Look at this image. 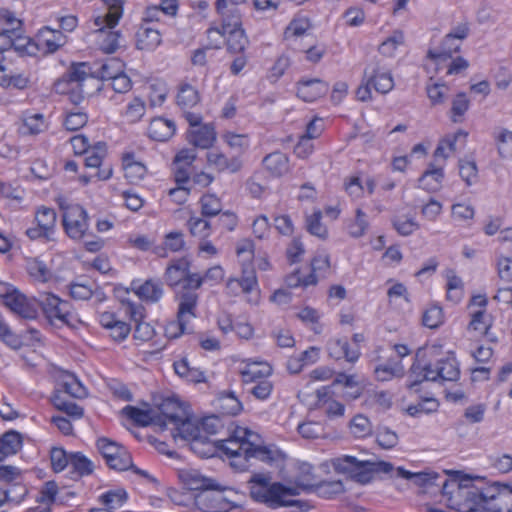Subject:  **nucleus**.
Here are the masks:
<instances>
[{
    "instance_id": "1",
    "label": "nucleus",
    "mask_w": 512,
    "mask_h": 512,
    "mask_svg": "<svg viewBox=\"0 0 512 512\" xmlns=\"http://www.w3.org/2000/svg\"><path fill=\"white\" fill-rule=\"evenodd\" d=\"M442 494L447 497L449 506L460 512H501L505 509L503 500L506 494L501 493L496 486L487 485L483 479H472L469 476L445 479L442 482Z\"/></svg>"
},
{
    "instance_id": "2",
    "label": "nucleus",
    "mask_w": 512,
    "mask_h": 512,
    "mask_svg": "<svg viewBox=\"0 0 512 512\" xmlns=\"http://www.w3.org/2000/svg\"><path fill=\"white\" fill-rule=\"evenodd\" d=\"M218 446L233 459L232 464L241 469L246 468L241 459L248 461L250 458H256L266 463H272L281 457L278 451L271 450L264 445L259 434L244 427H236L227 439L218 441Z\"/></svg>"
},
{
    "instance_id": "3",
    "label": "nucleus",
    "mask_w": 512,
    "mask_h": 512,
    "mask_svg": "<svg viewBox=\"0 0 512 512\" xmlns=\"http://www.w3.org/2000/svg\"><path fill=\"white\" fill-rule=\"evenodd\" d=\"M271 479L268 474L252 475L249 483L250 495L254 500L262 502L270 508L296 507L300 510L303 509L302 501L292 499L293 496L298 495L297 488L284 486L281 483H271Z\"/></svg>"
},
{
    "instance_id": "4",
    "label": "nucleus",
    "mask_w": 512,
    "mask_h": 512,
    "mask_svg": "<svg viewBox=\"0 0 512 512\" xmlns=\"http://www.w3.org/2000/svg\"><path fill=\"white\" fill-rule=\"evenodd\" d=\"M330 466L338 474L347 476L354 482L366 485L376 474H391L394 466L387 461L362 460L352 455H340L329 460Z\"/></svg>"
},
{
    "instance_id": "5",
    "label": "nucleus",
    "mask_w": 512,
    "mask_h": 512,
    "mask_svg": "<svg viewBox=\"0 0 512 512\" xmlns=\"http://www.w3.org/2000/svg\"><path fill=\"white\" fill-rule=\"evenodd\" d=\"M412 375L416 378L411 382L410 387L417 385L423 380L427 381H457L460 376L458 363L453 356L437 361L436 364H426L421 366L414 364L411 368Z\"/></svg>"
},
{
    "instance_id": "6",
    "label": "nucleus",
    "mask_w": 512,
    "mask_h": 512,
    "mask_svg": "<svg viewBox=\"0 0 512 512\" xmlns=\"http://www.w3.org/2000/svg\"><path fill=\"white\" fill-rule=\"evenodd\" d=\"M56 201L62 211V224L65 233L73 240H81L89 229L86 210L63 196L57 197Z\"/></svg>"
},
{
    "instance_id": "7",
    "label": "nucleus",
    "mask_w": 512,
    "mask_h": 512,
    "mask_svg": "<svg viewBox=\"0 0 512 512\" xmlns=\"http://www.w3.org/2000/svg\"><path fill=\"white\" fill-rule=\"evenodd\" d=\"M488 299L485 295L473 296L467 306L469 310L470 321L467 325V332L474 337H487L491 342L497 341V338L491 334L493 325V316L487 313Z\"/></svg>"
},
{
    "instance_id": "8",
    "label": "nucleus",
    "mask_w": 512,
    "mask_h": 512,
    "mask_svg": "<svg viewBox=\"0 0 512 512\" xmlns=\"http://www.w3.org/2000/svg\"><path fill=\"white\" fill-rule=\"evenodd\" d=\"M172 437L177 440L182 439L190 442L191 450L201 457H210L213 455V444L207 441V437L201 433L198 423L190 419L187 415L186 420L176 424L171 430Z\"/></svg>"
},
{
    "instance_id": "9",
    "label": "nucleus",
    "mask_w": 512,
    "mask_h": 512,
    "mask_svg": "<svg viewBox=\"0 0 512 512\" xmlns=\"http://www.w3.org/2000/svg\"><path fill=\"white\" fill-rule=\"evenodd\" d=\"M39 302L51 324L74 326V322L77 321L76 316L71 311V304L58 296L46 292L40 295Z\"/></svg>"
},
{
    "instance_id": "10",
    "label": "nucleus",
    "mask_w": 512,
    "mask_h": 512,
    "mask_svg": "<svg viewBox=\"0 0 512 512\" xmlns=\"http://www.w3.org/2000/svg\"><path fill=\"white\" fill-rule=\"evenodd\" d=\"M97 448L111 469L124 471L132 467L131 455L117 442L102 437L97 440Z\"/></svg>"
},
{
    "instance_id": "11",
    "label": "nucleus",
    "mask_w": 512,
    "mask_h": 512,
    "mask_svg": "<svg viewBox=\"0 0 512 512\" xmlns=\"http://www.w3.org/2000/svg\"><path fill=\"white\" fill-rule=\"evenodd\" d=\"M177 105L183 111L190 126L201 124L202 117L199 113L192 111L200 103V96L197 89L190 84H182L176 96Z\"/></svg>"
},
{
    "instance_id": "12",
    "label": "nucleus",
    "mask_w": 512,
    "mask_h": 512,
    "mask_svg": "<svg viewBox=\"0 0 512 512\" xmlns=\"http://www.w3.org/2000/svg\"><path fill=\"white\" fill-rule=\"evenodd\" d=\"M364 80L379 93L386 94L394 87L390 70L380 61H371L364 70Z\"/></svg>"
},
{
    "instance_id": "13",
    "label": "nucleus",
    "mask_w": 512,
    "mask_h": 512,
    "mask_svg": "<svg viewBox=\"0 0 512 512\" xmlns=\"http://www.w3.org/2000/svg\"><path fill=\"white\" fill-rule=\"evenodd\" d=\"M178 479L189 490H225L214 478L202 474L194 468H182L177 471Z\"/></svg>"
},
{
    "instance_id": "14",
    "label": "nucleus",
    "mask_w": 512,
    "mask_h": 512,
    "mask_svg": "<svg viewBox=\"0 0 512 512\" xmlns=\"http://www.w3.org/2000/svg\"><path fill=\"white\" fill-rule=\"evenodd\" d=\"M223 490H203L194 497V504L202 512H227L232 508L231 502L222 494Z\"/></svg>"
},
{
    "instance_id": "15",
    "label": "nucleus",
    "mask_w": 512,
    "mask_h": 512,
    "mask_svg": "<svg viewBox=\"0 0 512 512\" xmlns=\"http://www.w3.org/2000/svg\"><path fill=\"white\" fill-rule=\"evenodd\" d=\"M159 413L157 416H161L167 425L173 427L179 422L186 420L189 412L187 409L175 398H166L158 405Z\"/></svg>"
},
{
    "instance_id": "16",
    "label": "nucleus",
    "mask_w": 512,
    "mask_h": 512,
    "mask_svg": "<svg viewBox=\"0 0 512 512\" xmlns=\"http://www.w3.org/2000/svg\"><path fill=\"white\" fill-rule=\"evenodd\" d=\"M461 45L448 35L442 39L440 45L436 48H430L427 51V58L436 65V72L439 70L441 63L451 59L454 53H457Z\"/></svg>"
},
{
    "instance_id": "17",
    "label": "nucleus",
    "mask_w": 512,
    "mask_h": 512,
    "mask_svg": "<svg viewBox=\"0 0 512 512\" xmlns=\"http://www.w3.org/2000/svg\"><path fill=\"white\" fill-rule=\"evenodd\" d=\"M467 137L468 133L464 130H458L453 134H448L443 137L434 151L435 160L438 161V159H442V161L445 162L449 156L456 151L457 142H461L462 145H465Z\"/></svg>"
},
{
    "instance_id": "18",
    "label": "nucleus",
    "mask_w": 512,
    "mask_h": 512,
    "mask_svg": "<svg viewBox=\"0 0 512 512\" xmlns=\"http://www.w3.org/2000/svg\"><path fill=\"white\" fill-rule=\"evenodd\" d=\"M12 47L16 51L31 55L36 45L30 39H22L10 30H3L0 32V51L6 52Z\"/></svg>"
},
{
    "instance_id": "19",
    "label": "nucleus",
    "mask_w": 512,
    "mask_h": 512,
    "mask_svg": "<svg viewBox=\"0 0 512 512\" xmlns=\"http://www.w3.org/2000/svg\"><path fill=\"white\" fill-rule=\"evenodd\" d=\"M328 90V83L320 79H311L299 82L297 95L305 102H313L324 96Z\"/></svg>"
},
{
    "instance_id": "20",
    "label": "nucleus",
    "mask_w": 512,
    "mask_h": 512,
    "mask_svg": "<svg viewBox=\"0 0 512 512\" xmlns=\"http://www.w3.org/2000/svg\"><path fill=\"white\" fill-rule=\"evenodd\" d=\"M125 415L133 420L136 424L141 426L156 425L161 429L166 427V422L161 416H157V413L152 410H142L133 406H126L123 409Z\"/></svg>"
},
{
    "instance_id": "21",
    "label": "nucleus",
    "mask_w": 512,
    "mask_h": 512,
    "mask_svg": "<svg viewBox=\"0 0 512 512\" xmlns=\"http://www.w3.org/2000/svg\"><path fill=\"white\" fill-rule=\"evenodd\" d=\"M95 26L98 27L94 33L97 37L99 48L107 54L114 53L120 46V32L112 31L113 28L105 24Z\"/></svg>"
},
{
    "instance_id": "22",
    "label": "nucleus",
    "mask_w": 512,
    "mask_h": 512,
    "mask_svg": "<svg viewBox=\"0 0 512 512\" xmlns=\"http://www.w3.org/2000/svg\"><path fill=\"white\" fill-rule=\"evenodd\" d=\"M394 471L396 472L397 477L412 480L417 486L425 488L437 486L442 489V483H437V480H439L441 476L434 471L413 473L402 467H398L397 469H394Z\"/></svg>"
},
{
    "instance_id": "23",
    "label": "nucleus",
    "mask_w": 512,
    "mask_h": 512,
    "mask_svg": "<svg viewBox=\"0 0 512 512\" xmlns=\"http://www.w3.org/2000/svg\"><path fill=\"white\" fill-rule=\"evenodd\" d=\"M176 131L174 121L162 117H156L151 120L148 127V136L156 141L169 140Z\"/></svg>"
},
{
    "instance_id": "24",
    "label": "nucleus",
    "mask_w": 512,
    "mask_h": 512,
    "mask_svg": "<svg viewBox=\"0 0 512 512\" xmlns=\"http://www.w3.org/2000/svg\"><path fill=\"white\" fill-rule=\"evenodd\" d=\"M207 162L209 166L213 167L218 172L229 171L231 173H236L242 167V162L239 158L234 157L229 159L226 155L217 150L207 153Z\"/></svg>"
},
{
    "instance_id": "25",
    "label": "nucleus",
    "mask_w": 512,
    "mask_h": 512,
    "mask_svg": "<svg viewBox=\"0 0 512 512\" xmlns=\"http://www.w3.org/2000/svg\"><path fill=\"white\" fill-rule=\"evenodd\" d=\"M107 6V12L94 18V25H106L114 28L123 15L125 0H103Z\"/></svg>"
},
{
    "instance_id": "26",
    "label": "nucleus",
    "mask_w": 512,
    "mask_h": 512,
    "mask_svg": "<svg viewBox=\"0 0 512 512\" xmlns=\"http://www.w3.org/2000/svg\"><path fill=\"white\" fill-rule=\"evenodd\" d=\"M14 313L26 319H34L37 316V309L33 303L28 301V299L20 293H14V296H10L8 298V303L6 304Z\"/></svg>"
},
{
    "instance_id": "27",
    "label": "nucleus",
    "mask_w": 512,
    "mask_h": 512,
    "mask_svg": "<svg viewBox=\"0 0 512 512\" xmlns=\"http://www.w3.org/2000/svg\"><path fill=\"white\" fill-rule=\"evenodd\" d=\"M328 354L334 359L345 358L348 362L358 360L360 352L358 349H350L349 343L345 339H334L328 342Z\"/></svg>"
},
{
    "instance_id": "28",
    "label": "nucleus",
    "mask_w": 512,
    "mask_h": 512,
    "mask_svg": "<svg viewBox=\"0 0 512 512\" xmlns=\"http://www.w3.org/2000/svg\"><path fill=\"white\" fill-rule=\"evenodd\" d=\"M122 166L124 170L125 178L130 183H138L141 181L146 173V166L135 159L134 154H124L122 157Z\"/></svg>"
},
{
    "instance_id": "29",
    "label": "nucleus",
    "mask_w": 512,
    "mask_h": 512,
    "mask_svg": "<svg viewBox=\"0 0 512 512\" xmlns=\"http://www.w3.org/2000/svg\"><path fill=\"white\" fill-rule=\"evenodd\" d=\"M262 163L265 169L273 176L280 177L289 171V158L280 151L266 155Z\"/></svg>"
},
{
    "instance_id": "30",
    "label": "nucleus",
    "mask_w": 512,
    "mask_h": 512,
    "mask_svg": "<svg viewBox=\"0 0 512 512\" xmlns=\"http://www.w3.org/2000/svg\"><path fill=\"white\" fill-rule=\"evenodd\" d=\"M226 292L230 296H238L243 293L246 295L255 293L254 297L249 298L248 301L252 304H257L259 299V288L251 283L244 282V279L229 278L226 282Z\"/></svg>"
},
{
    "instance_id": "31",
    "label": "nucleus",
    "mask_w": 512,
    "mask_h": 512,
    "mask_svg": "<svg viewBox=\"0 0 512 512\" xmlns=\"http://www.w3.org/2000/svg\"><path fill=\"white\" fill-rule=\"evenodd\" d=\"M160 32L152 27L142 25L137 32V48L153 51L161 44Z\"/></svg>"
},
{
    "instance_id": "32",
    "label": "nucleus",
    "mask_w": 512,
    "mask_h": 512,
    "mask_svg": "<svg viewBox=\"0 0 512 512\" xmlns=\"http://www.w3.org/2000/svg\"><path fill=\"white\" fill-rule=\"evenodd\" d=\"M190 133V142L199 148L211 147L216 139V133L211 125H197Z\"/></svg>"
},
{
    "instance_id": "33",
    "label": "nucleus",
    "mask_w": 512,
    "mask_h": 512,
    "mask_svg": "<svg viewBox=\"0 0 512 512\" xmlns=\"http://www.w3.org/2000/svg\"><path fill=\"white\" fill-rule=\"evenodd\" d=\"M198 302V294L193 291H186L179 297V308L177 318L181 321L190 322L195 317V310Z\"/></svg>"
},
{
    "instance_id": "34",
    "label": "nucleus",
    "mask_w": 512,
    "mask_h": 512,
    "mask_svg": "<svg viewBox=\"0 0 512 512\" xmlns=\"http://www.w3.org/2000/svg\"><path fill=\"white\" fill-rule=\"evenodd\" d=\"M443 177L442 166L431 163L429 168L419 178V184L427 191L435 192L440 189Z\"/></svg>"
},
{
    "instance_id": "35",
    "label": "nucleus",
    "mask_w": 512,
    "mask_h": 512,
    "mask_svg": "<svg viewBox=\"0 0 512 512\" xmlns=\"http://www.w3.org/2000/svg\"><path fill=\"white\" fill-rule=\"evenodd\" d=\"M188 271L189 262L184 258L178 259L166 268L165 281L169 286L175 287L184 281Z\"/></svg>"
},
{
    "instance_id": "36",
    "label": "nucleus",
    "mask_w": 512,
    "mask_h": 512,
    "mask_svg": "<svg viewBox=\"0 0 512 512\" xmlns=\"http://www.w3.org/2000/svg\"><path fill=\"white\" fill-rule=\"evenodd\" d=\"M318 397V407L323 409L325 415L329 419H337L341 418L345 414V406L341 402L327 397L325 393H322L320 390L317 392Z\"/></svg>"
},
{
    "instance_id": "37",
    "label": "nucleus",
    "mask_w": 512,
    "mask_h": 512,
    "mask_svg": "<svg viewBox=\"0 0 512 512\" xmlns=\"http://www.w3.org/2000/svg\"><path fill=\"white\" fill-rule=\"evenodd\" d=\"M272 373V367L265 362H253L248 364L246 369L242 371L243 381L253 383L264 380Z\"/></svg>"
},
{
    "instance_id": "38",
    "label": "nucleus",
    "mask_w": 512,
    "mask_h": 512,
    "mask_svg": "<svg viewBox=\"0 0 512 512\" xmlns=\"http://www.w3.org/2000/svg\"><path fill=\"white\" fill-rule=\"evenodd\" d=\"M163 293L162 284L151 279L145 281L136 290V294L140 299L151 303L158 302L162 298Z\"/></svg>"
},
{
    "instance_id": "39",
    "label": "nucleus",
    "mask_w": 512,
    "mask_h": 512,
    "mask_svg": "<svg viewBox=\"0 0 512 512\" xmlns=\"http://www.w3.org/2000/svg\"><path fill=\"white\" fill-rule=\"evenodd\" d=\"M60 385L65 393L74 398H84L87 390L79 379L71 373L65 372L60 377Z\"/></svg>"
},
{
    "instance_id": "40",
    "label": "nucleus",
    "mask_w": 512,
    "mask_h": 512,
    "mask_svg": "<svg viewBox=\"0 0 512 512\" xmlns=\"http://www.w3.org/2000/svg\"><path fill=\"white\" fill-rule=\"evenodd\" d=\"M227 48L232 53H242L249 44L248 37L242 27L226 30Z\"/></svg>"
},
{
    "instance_id": "41",
    "label": "nucleus",
    "mask_w": 512,
    "mask_h": 512,
    "mask_svg": "<svg viewBox=\"0 0 512 512\" xmlns=\"http://www.w3.org/2000/svg\"><path fill=\"white\" fill-rule=\"evenodd\" d=\"M24 133L29 135H38L48 129V123L46 122L44 115L41 113H24L22 116Z\"/></svg>"
},
{
    "instance_id": "42",
    "label": "nucleus",
    "mask_w": 512,
    "mask_h": 512,
    "mask_svg": "<svg viewBox=\"0 0 512 512\" xmlns=\"http://www.w3.org/2000/svg\"><path fill=\"white\" fill-rule=\"evenodd\" d=\"M216 408L226 415H236L242 410L241 402L233 393H223L215 401Z\"/></svg>"
},
{
    "instance_id": "43",
    "label": "nucleus",
    "mask_w": 512,
    "mask_h": 512,
    "mask_svg": "<svg viewBox=\"0 0 512 512\" xmlns=\"http://www.w3.org/2000/svg\"><path fill=\"white\" fill-rule=\"evenodd\" d=\"M174 370L177 375L187 381L199 383L204 381V374L196 367H191L187 359H181L174 363Z\"/></svg>"
},
{
    "instance_id": "44",
    "label": "nucleus",
    "mask_w": 512,
    "mask_h": 512,
    "mask_svg": "<svg viewBox=\"0 0 512 512\" xmlns=\"http://www.w3.org/2000/svg\"><path fill=\"white\" fill-rule=\"evenodd\" d=\"M37 226L44 230L46 234L53 237L54 229L56 226L57 214L56 212L48 207H41L35 216Z\"/></svg>"
},
{
    "instance_id": "45",
    "label": "nucleus",
    "mask_w": 512,
    "mask_h": 512,
    "mask_svg": "<svg viewBox=\"0 0 512 512\" xmlns=\"http://www.w3.org/2000/svg\"><path fill=\"white\" fill-rule=\"evenodd\" d=\"M22 447V436L16 431L6 432L0 438V452L5 455H13Z\"/></svg>"
},
{
    "instance_id": "46",
    "label": "nucleus",
    "mask_w": 512,
    "mask_h": 512,
    "mask_svg": "<svg viewBox=\"0 0 512 512\" xmlns=\"http://www.w3.org/2000/svg\"><path fill=\"white\" fill-rule=\"evenodd\" d=\"M374 374L379 381H389L394 377H401L404 375V368L400 361L389 362L375 367Z\"/></svg>"
},
{
    "instance_id": "47",
    "label": "nucleus",
    "mask_w": 512,
    "mask_h": 512,
    "mask_svg": "<svg viewBox=\"0 0 512 512\" xmlns=\"http://www.w3.org/2000/svg\"><path fill=\"white\" fill-rule=\"evenodd\" d=\"M127 499L128 495L124 489L111 490L100 496L101 502L105 505L104 509H108L110 512L121 508Z\"/></svg>"
},
{
    "instance_id": "48",
    "label": "nucleus",
    "mask_w": 512,
    "mask_h": 512,
    "mask_svg": "<svg viewBox=\"0 0 512 512\" xmlns=\"http://www.w3.org/2000/svg\"><path fill=\"white\" fill-rule=\"evenodd\" d=\"M376 442L385 450H390L397 446L399 442L398 434L387 426H380L376 431Z\"/></svg>"
},
{
    "instance_id": "49",
    "label": "nucleus",
    "mask_w": 512,
    "mask_h": 512,
    "mask_svg": "<svg viewBox=\"0 0 512 512\" xmlns=\"http://www.w3.org/2000/svg\"><path fill=\"white\" fill-rule=\"evenodd\" d=\"M185 247L184 235L180 231L169 232L164 238V248L158 253L161 257H166V249L172 252H179Z\"/></svg>"
},
{
    "instance_id": "50",
    "label": "nucleus",
    "mask_w": 512,
    "mask_h": 512,
    "mask_svg": "<svg viewBox=\"0 0 512 512\" xmlns=\"http://www.w3.org/2000/svg\"><path fill=\"white\" fill-rule=\"evenodd\" d=\"M52 402L55 408H57L60 411H63L72 418L80 419L84 414L82 407L73 402L65 401L59 393H56L53 396Z\"/></svg>"
},
{
    "instance_id": "51",
    "label": "nucleus",
    "mask_w": 512,
    "mask_h": 512,
    "mask_svg": "<svg viewBox=\"0 0 512 512\" xmlns=\"http://www.w3.org/2000/svg\"><path fill=\"white\" fill-rule=\"evenodd\" d=\"M470 106V101L465 93H458L452 101L451 120L454 123L462 121L464 114Z\"/></svg>"
},
{
    "instance_id": "52",
    "label": "nucleus",
    "mask_w": 512,
    "mask_h": 512,
    "mask_svg": "<svg viewBox=\"0 0 512 512\" xmlns=\"http://www.w3.org/2000/svg\"><path fill=\"white\" fill-rule=\"evenodd\" d=\"M27 269L34 279L41 282H47L52 276L51 271L48 269L46 264L37 258H33L28 261Z\"/></svg>"
},
{
    "instance_id": "53",
    "label": "nucleus",
    "mask_w": 512,
    "mask_h": 512,
    "mask_svg": "<svg viewBox=\"0 0 512 512\" xmlns=\"http://www.w3.org/2000/svg\"><path fill=\"white\" fill-rule=\"evenodd\" d=\"M322 213L320 210L314 211L306 218V226L309 233L321 239L328 235L327 228L321 223Z\"/></svg>"
},
{
    "instance_id": "54",
    "label": "nucleus",
    "mask_w": 512,
    "mask_h": 512,
    "mask_svg": "<svg viewBox=\"0 0 512 512\" xmlns=\"http://www.w3.org/2000/svg\"><path fill=\"white\" fill-rule=\"evenodd\" d=\"M349 427L351 433L358 438L370 435L372 432V426L369 419L362 414L354 416L349 423Z\"/></svg>"
},
{
    "instance_id": "55",
    "label": "nucleus",
    "mask_w": 512,
    "mask_h": 512,
    "mask_svg": "<svg viewBox=\"0 0 512 512\" xmlns=\"http://www.w3.org/2000/svg\"><path fill=\"white\" fill-rule=\"evenodd\" d=\"M300 475L297 477V491L299 492V488L304 490L310 489L317 485L316 477L313 473V467L308 463H303L299 467Z\"/></svg>"
},
{
    "instance_id": "56",
    "label": "nucleus",
    "mask_w": 512,
    "mask_h": 512,
    "mask_svg": "<svg viewBox=\"0 0 512 512\" xmlns=\"http://www.w3.org/2000/svg\"><path fill=\"white\" fill-rule=\"evenodd\" d=\"M123 63L117 58H111L103 63L99 69V74L102 80L111 81L113 77L118 76L123 72Z\"/></svg>"
},
{
    "instance_id": "57",
    "label": "nucleus",
    "mask_w": 512,
    "mask_h": 512,
    "mask_svg": "<svg viewBox=\"0 0 512 512\" xmlns=\"http://www.w3.org/2000/svg\"><path fill=\"white\" fill-rule=\"evenodd\" d=\"M404 43V34L402 31H394L390 37L383 41L379 46V52L391 57L396 49Z\"/></svg>"
},
{
    "instance_id": "58",
    "label": "nucleus",
    "mask_w": 512,
    "mask_h": 512,
    "mask_svg": "<svg viewBox=\"0 0 512 512\" xmlns=\"http://www.w3.org/2000/svg\"><path fill=\"white\" fill-rule=\"evenodd\" d=\"M41 36L48 52H55L65 43V37L60 31H52L49 28H45L41 32Z\"/></svg>"
},
{
    "instance_id": "59",
    "label": "nucleus",
    "mask_w": 512,
    "mask_h": 512,
    "mask_svg": "<svg viewBox=\"0 0 512 512\" xmlns=\"http://www.w3.org/2000/svg\"><path fill=\"white\" fill-rule=\"evenodd\" d=\"M393 226L400 235L408 236L418 229V224L412 217L397 215L393 219Z\"/></svg>"
},
{
    "instance_id": "60",
    "label": "nucleus",
    "mask_w": 512,
    "mask_h": 512,
    "mask_svg": "<svg viewBox=\"0 0 512 512\" xmlns=\"http://www.w3.org/2000/svg\"><path fill=\"white\" fill-rule=\"evenodd\" d=\"M297 430L303 438L308 440L317 439L324 433L323 426L315 421L303 422L298 425Z\"/></svg>"
},
{
    "instance_id": "61",
    "label": "nucleus",
    "mask_w": 512,
    "mask_h": 512,
    "mask_svg": "<svg viewBox=\"0 0 512 512\" xmlns=\"http://www.w3.org/2000/svg\"><path fill=\"white\" fill-rule=\"evenodd\" d=\"M222 210V204L219 198L214 195H204L201 198L202 215L206 217L216 216Z\"/></svg>"
},
{
    "instance_id": "62",
    "label": "nucleus",
    "mask_w": 512,
    "mask_h": 512,
    "mask_svg": "<svg viewBox=\"0 0 512 512\" xmlns=\"http://www.w3.org/2000/svg\"><path fill=\"white\" fill-rule=\"evenodd\" d=\"M146 106L140 98H134L127 106L124 116L128 121L134 123L139 121L145 114Z\"/></svg>"
},
{
    "instance_id": "63",
    "label": "nucleus",
    "mask_w": 512,
    "mask_h": 512,
    "mask_svg": "<svg viewBox=\"0 0 512 512\" xmlns=\"http://www.w3.org/2000/svg\"><path fill=\"white\" fill-rule=\"evenodd\" d=\"M422 321L430 329L438 328L444 321L442 309L438 306L428 308L423 314Z\"/></svg>"
},
{
    "instance_id": "64",
    "label": "nucleus",
    "mask_w": 512,
    "mask_h": 512,
    "mask_svg": "<svg viewBox=\"0 0 512 512\" xmlns=\"http://www.w3.org/2000/svg\"><path fill=\"white\" fill-rule=\"evenodd\" d=\"M498 152L503 158L512 157V132L502 130L497 138Z\"/></svg>"
}]
</instances>
